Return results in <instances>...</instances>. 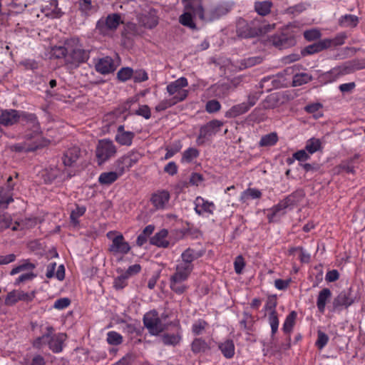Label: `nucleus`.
<instances>
[{
    "instance_id": "obj_1",
    "label": "nucleus",
    "mask_w": 365,
    "mask_h": 365,
    "mask_svg": "<svg viewBox=\"0 0 365 365\" xmlns=\"http://www.w3.org/2000/svg\"><path fill=\"white\" fill-rule=\"evenodd\" d=\"M186 9L192 11L195 16L204 21H213L227 14L230 8L227 4H217L205 11L201 0H192L186 4Z\"/></svg>"
},
{
    "instance_id": "obj_2",
    "label": "nucleus",
    "mask_w": 365,
    "mask_h": 365,
    "mask_svg": "<svg viewBox=\"0 0 365 365\" xmlns=\"http://www.w3.org/2000/svg\"><path fill=\"white\" fill-rule=\"evenodd\" d=\"M66 45L68 46V55L66 57V63L70 65L71 68H77L88 60L91 50L83 48L78 38L67 39Z\"/></svg>"
},
{
    "instance_id": "obj_3",
    "label": "nucleus",
    "mask_w": 365,
    "mask_h": 365,
    "mask_svg": "<svg viewBox=\"0 0 365 365\" xmlns=\"http://www.w3.org/2000/svg\"><path fill=\"white\" fill-rule=\"evenodd\" d=\"M19 122L26 128L24 133L26 140H32L41 133L40 123L36 114L22 110Z\"/></svg>"
},
{
    "instance_id": "obj_4",
    "label": "nucleus",
    "mask_w": 365,
    "mask_h": 365,
    "mask_svg": "<svg viewBox=\"0 0 365 365\" xmlns=\"http://www.w3.org/2000/svg\"><path fill=\"white\" fill-rule=\"evenodd\" d=\"M113 232H108L107 237L111 240V243L109 245L108 251L113 255H127L131 250L129 243L125 241L122 234H118L115 236Z\"/></svg>"
},
{
    "instance_id": "obj_5",
    "label": "nucleus",
    "mask_w": 365,
    "mask_h": 365,
    "mask_svg": "<svg viewBox=\"0 0 365 365\" xmlns=\"http://www.w3.org/2000/svg\"><path fill=\"white\" fill-rule=\"evenodd\" d=\"M117 152L113 142L109 139L99 140L96 149V156L98 165H101L114 157Z\"/></svg>"
},
{
    "instance_id": "obj_6",
    "label": "nucleus",
    "mask_w": 365,
    "mask_h": 365,
    "mask_svg": "<svg viewBox=\"0 0 365 365\" xmlns=\"http://www.w3.org/2000/svg\"><path fill=\"white\" fill-rule=\"evenodd\" d=\"M263 32L262 27L257 20L247 22L244 19H240L237 24V34L241 38H253L260 35Z\"/></svg>"
},
{
    "instance_id": "obj_7",
    "label": "nucleus",
    "mask_w": 365,
    "mask_h": 365,
    "mask_svg": "<svg viewBox=\"0 0 365 365\" xmlns=\"http://www.w3.org/2000/svg\"><path fill=\"white\" fill-rule=\"evenodd\" d=\"M120 23H123V21H121V16L120 14H110L106 18H101L97 21L96 30L98 34L106 36L110 31L116 30Z\"/></svg>"
},
{
    "instance_id": "obj_8",
    "label": "nucleus",
    "mask_w": 365,
    "mask_h": 365,
    "mask_svg": "<svg viewBox=\"0 0 365 365\" xmlns=\"http://www.w3.org/2000/svg\"><path fill=\"white\" fill-rule=\"evenodd\" d=\"M143 324L151 335L157 336L166 329L158 317L157 311L153 310L146 313L143 317Z\"/></svg>"
},
{
    "instance_id": "obj_9",
    "label": "nucleus",
    "mask_w": 365,
    "mask_h": 365,
    "mask_svg": "<svg viewBox=\"0 0 365 365\" xmlns=\"http://www.w3.org/2000/svg\"><path fill=\"white\" fill-rule=\"evenodd\" d=\"M269 42L279 49H285L294 46L296 39L293 33L286 29L280 33L271 36L269 38Z\"/></svg>"
},
{
    "instance_id": "obj_10",
    "label": "nucleus",
    "mask_w": 365,
    "mask_h": 365,
    "mask_svg": "<svg viewBox=\"0 0 365 365\" xmlns=\"http://www.w3.org/2000/svg\"><path fill=\"white\" fill-rule=\"evenodd\" d=\"M188 85L187 79L185 77H180L176 81L169 83L166 90L170 96H173L175 100L178 103L183 101L188 95V91L183 89Z\"/></svg>"
},
{
    "instance_id": "obj_11",
    "label": "nucleus",
    "mask_w": 365,
    "mask_h": 365,
    "mask_svg": "<svg viewBox=\"0 0 365 365\" xmlns=\"http://www.w3.org/2000/svg\"><path fill=\"white\" fill-rule=\"evenodd\" d=\"M344 36H337L334 40L330 38H324L323 40H319L317 42H315L312 44H310L306 46L302 51V56L312 55L314 53H319L324 49H327L331 47L333 44L334 45H341L344 43Z\"/></svg>"
},
{
    "instance_id": "obj_12",
    "label": "nucleus",
    "mask_w": 365,
    "mask_h": 365,
    "mask_svg": "<svg viewBox=\"0 0 365 365\" xmlns=\"http://www.w3.org/2000/svg\"><path fill=\"white\" fill-rule=\"evenodd\" d=\"M142 155L137 151L132 150L128 154L120 157L115 162L116 169L120 174H123L125 170H128L134 165H135Z\"/></svg>"
},
{
    "instance_id": "obj_13",
    "label": "nucleus",
    "mask_w": 365,
    "mask_h": 365,
    "mask_svg": "<svg viewBox=\"0 0 365 365\" xmlns=\"http://www.w3.org/2000/svg\"><path fill=\"white\" fill-rule=\"evenodd\" d=\"M356 300L351 288L344 289L334 299L332 302L333 310H339L342 308L347 309L352 305Z\"/></svg>"
},
{
    "instance_id": "obj_14",
    "label": "nucleus",
    "mask_w": 365,
    "mask_h": 365,
    "mask_svg": "<svg viewBox=\"0 0 365 365\" xmlns=\"http://www.w3.org/2000/svg\"><path fill=\"white\" fill-rule=\"evenodd\" d=\"M35 291L25 292L20 289H14L7 294L4 304L6 306H14L19 301L31 302L35 298Z\"/></svg>"
},
{
    "instance_id": "obj_15",
    "label": "nucleus",
    "mask_w": 365,
    "mask_h": 365,
    "mask_svg": "<svg viewBox=\"0 0 365 365\" xmlns=\"http://www.w3.org/2000/svg\"><path fill=\"white\" fill-rule=\"evenodd\" d=\"M223 123L218 120H212L200 128V133L197 138L198 143H202L204 140L207 139L213 135H215L220 130Z\"/></svg>"
},
{
    "instance_id": "obj_16",
    "label": "nucleus",
    "mask_w": 365,
    "mask_h": 365,
    "mask_svg": "<svg viewBox=\"0 0 365 365\" xmlns=\"http://www.w3.org/2000/svg\"><path fill=\"white\" fill-rule=\"evenodd\" d=\"M63 174L64 171L61 170L56 166L49 167L41 171V178L45 184H51L56 180L59 182L65 181V178H63Z\"/></svg>"
},
{
    "instance_id": "obj_17",
    "label": "nucleus",
    "mask_w": 365,
    "mask_h": 365,
    "mask_svg": "<svg viewBox=\"0 0 365 365\" xmlns=\"http://www.w3.org/2000/svg\"><path fill=\"white\" fill-rule=\"evenodd\" d=\"M170 199V192L165 190H159L153 192L150 202L156 210H165Z\"/></svg>"
},
{
    "instance_id": "obj_18",
    "label": "nucleus",
    "mask_w": 365,
    "mask_h": 365,
    "mask_svg": "<svg viewBox=\"0 0 365 365\" xmlns=\"http://www.w3.org/2000/svg\"><path fill=\"white\" fill-rule=\"evenodd\" d=\"M22 110L6 109L1 110L0 114V124L4 126H11L19 122Z\"/></svg>"
},
{
    "instance_id": "obj_19",
    "label": "nucleus",
    "mask_w": 365,
    "mask_h": 365,
    "mask_svg": "<svg viewBox=\"0 0 365 365\" xmlns=\"http://www.w3.org/2000/svg\"><path fill=\"white\" fill-rule=\"evenodd\" d=\"M95 68L97 72L103 75L113 73L115 70L113 60L109 56L100 58L96 63Z\"/></svg>"
},
{
    "instance_id": "obj_20",
    "label": "nucleus",
    "mask_w": 365,
    "mask_h": 365,
    "mask_svg": "<svg viewBox=\"0 0 365 365\" xmlns=\"http://www.w3.org/2000/svg\"><path fill=\"white\" fill-rule=\"evenodd\" d=\"M195 211L199 215H202L204 212L212 215L215 210V205L212 202L205 200L201 197L195 199Z\"/></svg>"
},
{
    "instance_id": "obj_21",
    "label": "nucleus",
    "mask_w": 365,
    "mask_h": 365,
    "mask_svg": "<svg viewBox=\"0 0 365 365\" xmlns=\"http://www.w3.org/2000/svg\"><path fill=\"white\" fill-rule=\"evenodd\" d=\"M66 334L63 333H58L53 334V332L48 337V346L49 349L54 353H59L63 350V343L66 340Z\"/></svg>"
},
{
    "instance_id": "obj_22",
    "label": "nucleus",
    "mask_w": 365,
    "mask_h": 365,
    "mask_svg": "<svg viewBox=\"0 0 365 365\" xmlns=\"http://www.w3.org/2000/svg\"><path fill=\"white\" fill-rule=\"evenodd\" d=\"M331 298V292L329 288L322 289L317 296V307L319 312L323 314L325 311L327 304Z\"/></svg>"
},
{
    "instance_id": "obj_23",
    "label": "nucleus",
    "mask_w": 365,
    "mask_h": 365,
    "mask_svg": "<svg viewBox=\"0 0 365 365\" xmlns=\"http://www.w3.org/2000/svg\"><path fill=\"white\" fill-rule=\"evenodd\" d=\"M304 192L302 189H298L283 199L284 203L289 209H292L298 205L304 198Z\"/></svg>"
},
{
    "instance_id": "obj_24",
    "label": "nucleus",
    "mask_w": 365,
    "mask_h": 365,
    "mask_svg": "<svg viewBox=\"0 0 365 365\" xmlns=\"http://www.w3.org/2000/svg\"><path fill=\"white\" fill-rule=\"evenodd\" d=\"M81 150L78 147H73L66 151L62 158L65 166L71 167L79 158Z\"/></svg>"
},
{
    "instance_id": "obj_25",
    "label": "nucleus",
    "mask_w": 365,
    "mask_h": 365,
    "mask_svg": "<svg viewBox=\"0 0 365 365\" xmlns=\"http://www.w3.org/2000/svg\"><path fill=\"white\" fill-rule=\"evenodd\" d=\"M168 234V232L167 230H161L160 232L155 233L154 236L150 238V244L159 247H168L170 245L169 242L165 240Z\"/></svg>"
},
{
    "instance_id": "obj_26",
    "label": "nucleus",
    "mask_w": 365,
    "mask_h": 365,
    "mask_svg": "<svg viewBox=\"0 0 365 365\" xmlns=\"http://www.w3.org/2000/svg\"><path fill=\"white\" fill-rule=\"evenodd\" d=\"M218 348L226 359H232L235 353V344L232 339H226L218 344Z\"/></svg>"
},
{
    "instance_id": "obj_27",
    "label": "nucleus",
    "mask_w": 365,
    "mask_h": 365,
    "mask_svg": "<svg viewBox=\"0 0 365 365\" xmlns=\"http://www.w3.org/2000/svg\"><path fill=\"white\" fill-rule=\"evenodd\" d=\"M58 4L57 0H51L48 5H46L43 9L46 16L52 19L61 17L63 13L58 7Z\"/></svg>"
},
{
    "instance_id": "obj_28",
    "label": "nucleus",
    "mask_w": 365,
    "mask_h": 365,
    "mask_svg": "<svg viewBox=\"0 0 365 365\" xmlns=\"http://www.w3.org/2000/svg\"><path fill=\"white\" fill-rule=\"evenodd\" d=\"M288 208L284 200H280L277 205H274L269 210L267 214V218L269 222L274 220V218L277 215H282L285 214V210Z\"/></svg>"
},
{
    "instance_id": "obj_29",
    "label": "nucleus",
    "mask_w": 365,
    "mask_h": 365,
    "mask_svg": "<svg viewBox=\"0 0 365 365\" xmlns=\"http://www.w3.org/2000/svg\"><path fill=\"white\" fill-rule=\"evenodd\" d=\"M210 349V346L202 338H195L191 344V350L194 354L205 353Z\"/></svg>"
},
{
    "instance_id": "obj_30",
    "label": "nucleus",
    "mask_w": 365,
    "mask_h": 365,
    "mask_svg": "<svg viewBox=\"0 0 365 365\" xmlns=\"http://www.w3.org/2000/svg\"><path fill=\"white\" fill-rule=\"evenodd\" d=\"M121 175L118 171L104 172L100 175L98 182L101 185H109L116 181Z\"/></svg>"
},
{
    "instance_id": "obj_31",
    "label": "nucleus",
    "mask_w": 365,
    "mask_h": 365,
    "mask_svg": "<svg viewBox=\"0 0 365 365\" xmlns=\"http://www.w3.org/2000/svg\"><path fill=\"white\" fill-rule=\"evenodd\" d=\"M273 6V4L271 1H256L255 3V11L262 16H265L268 15L271 9Z\"/></svg>"
},
{
    "instance_id": "obj_32",
    "label": "nucleus",
    "mask_w": 365,
    "mask_h": 365,
    "mask_svg": "<svg viewBox=\"0 0 365 365\" xmlns=\"http://www.w3.org/2000/svg\"><path fill=\"white\" fill-rule=\"evenodd\" d=\"M142 25L149 29L155 28L158 24V17L155 13L150 12L140 18Z\"/></svg>"
},
{
    "instance_id": "obj_33",
    "label": "nucleus",
    "mask_w": 365,
    "mask_h": 365,
    "mask_svg": "<svg viewBox=\"0 0 365 365\" xmlns=\"http://www.w3.org/2000/svg\"><path fill=\"white\" fill-rule=\"evenodd\" d=\"M250 108L245 102L233 106L226 113L227 117L235 118L247 113Z\"/></svg>"
},
{
    "instance_id": "obj_34",
    "label": "nucleus",
    "mask_w": 365,
    "mask_h": 365,
    "mask_svg": "<svg viewBox=\"0 0 365 365\" xmlns=\"http://www.w3.org/2000/svg\"><path fill=\"white\" fill-rule=\"evenodd\" d=\"M135 137V133L131 131H126L121 133H116L115 140L121 145L130 146Z\"/></svg>"
},
{
    "instance_id": "obj_35",
    "label": "nucleus",
    "mask_w": 365,
    "mask_h": 365,
    "mask_svg": "<svg viewBox=\"0 0 365 365\" xmlns=\"http://www.w3.org/2000/svg\"><path fill=\"white\" fill-rule=\"evenodd\" d=\"M185 9L187 11L185 13H183L182 15L180 16L179 21L180 23L190 29H196V24L194 23L192 18L193 16H195L190 9Z\"/></svg>"
},
{
    "instance_id": "obj_36",
    "label": "nucleus",
    "mask_w": 365,
    "mask_h": 365,
    "mask_svg": "<svg viewBox=\"0 0 365 365\" xmlns=\"http://www.w3.org/2000/svg\"><path fill=\"white\" fill-rule=\"evenodd\" d=\"M359 24V18L352 14H345L339 19V25L341 27H356Z\"/></svg>"
},
{
    "instance_id": "obj_37",
    "label": "nucleus",
    "mask_w": 365,
    "mask_h": 365,
    "mask_svg": "<svg viewBox=\"0 0 365 365\" xmlns=\"http://www.w3.org/2000/svg\"><path fill=\"white\" fill-rule=\"evenodd\" d=\"M54 329L51 326L46 327V332L42 336L37 337L33 342V346L35 348L40 349L43 345L48 344V337L51 336L53 332Z\"/></svg>"
},
{
    "instance_id": "obj_38",
    "label": "nucleus",
    "mask_w": 365,
    "mask_h": 365,
    "mask_svg": "<svg viewBox=\"0 0 365 365\" xmlns=\"http://www.w3.org/2000/svg\"><path fill=\"white\" fill-rule=\"evenodd\" d=\"M201 257V254L195 250L187 248L181 255L182 262L192 264V262Z\"/></svg>"
},
{
    "instance_id": "obj_39",
    "label": "nucleus",
    "mask_w": 365,
    "mask_h": 365,
    "mask_svg": "<svg viewBox=\"0 0 365 365\" xmlns=\"http://www.w3.org/2000/svg\"><path fill=\"white\" fill-rule=\"evenodd\" d=\"M155 230V226L153 225H148L146 226L143 232L138 236L136 240V244L138 246H143L147 241L148 238Z\"/></svg>"
},
{
    "instance_id": "obj_40",
    "label": "nucleus",
    "mask_w": 365,
    "mask_h": 365,
    "mask_svg": "<svg viewBox=\"0 0 365 365\" xmlns=\"http://www.w3.org/2000/svg\"><path fill=\"white\" fill-rule=\"evenodd\" d=\"M68 46L66 45V42L63 46H55L51 48V55L54 58H62L68 55Z\"/></svg>"
},
{
    "instance_id": "obj_41",
    "label": "nucleus",
    "mask_w": 365,
    "mask_h": 365,
    "mask_svg": "<svg viewBox=\"0 0 365 365\" xmlns=\"http://www.w3.org/2000/svg\"><path fill=\"white\" fill-rule=\"evenodd\" d=\"M278 141V136L276 133H270L263 135L259 142V145L261 147H268L275 145Z\"/></svg>"
},
{
    "instance_id": "obj_42",
    "label": "nucleus",
    "mask_w": 365,
    "mask_h": 365,
    "mask_svg": "<svg viewBox=\"0 0 365 365\" xmlns=\"http://www.w3.org/2000/svg\"><path fill=\"white\" fill-rule=\"evenodd\" d=\"M296 318L297 313L295 311L291 312L287 316L282 327V330L284 333H290L292 331L295 324Z\"/></svg>"
},
{
    "instance_id": "obj_43",
    "label": "nucleus",
    "mask_w": 365,
    "mask_h": 365,
    "mask_svg": "<svg viewBox=\"0 0 365 365\" xmlns=\"http://www.w3.org/2000/svg\"><path fill=\"white\" fill-rule=\"evenodd\" d=\"M269 83H270L272 87L267 88L268 91H271L274 88H280L282 86V83H281L280 80H279L277 77L267 76L262 79V81L260 82V87L264 88L266 86V84L268 85Z\"/></svg>"
},
{
    "instance_id": "obj_44",
    "label": "nucleus",
    "mask_w": 365,
    "mask_h": 365,
    "mask_svg": "<svg viewBox=\"0 0 365 365\" xmlns=\"http://www.w3.org/2000/svg\"><path fill=\"white\" fill-rule=\"evenodd\" d=\"M312 80V76L307 73H297L293 76L292 85L299 86Z\"/></svg>"
},
{
    "instance_id": "obj_45",
    "label": "nucleus",
    "mask_w": 365,
    "mask_h": 365,
    "mask_svg": "<svg viewBox=\"0 0 365 365\" xmlns=\"http://www.w3.org/2000/svg\"><path fill=\"white\" fill-rule=\"evenodd\" d=\"M261 196L260 190L256 188H248L242 193L241 200L245 202L250 199H259Z\"/></svg>"
},
{
    "instance_id": "obj_46",
    "label": "nucleus",
    "mask_w": 365,
    "mask_h": 365,
    "mask_svg": "<svg viewBox=\"0 0 365 365\" xmlns=\"http://www.w3.org/2000/svg\"><path fill=\"white\" fill-rule=\"evenodd\" d=\"M86 211L85 206H79L76 205L75 210H72L70 215L71 222L74 225L77 226L79 224L78 217L83 216Z\"/></svg>"
},
{
    "instance_id": "obj_47",
    "label": "nucleus",
    "mask_w": 365,
    "mask_h": 365,
    "mask_svg": "<svg viewBox=\"0 0 365 365\" xmlns=\"http://www.w3.org/2000/svg\"><path fill=\"white\" fill-rule=\"evenodd\" d=\"M180 334H164L162 336V341L165 345H173L175 346L181 341Z\"/></svg>"
},
{
    "instance_id": "obj_48",
    "label": "nucleus",
    "mask_w": 365,
    "mask_h": 365,
    "mask_svg": "<svg viewBox=\"0 0 365 365\" xmlns=\"http://www.w3.org/2000/svg\"><path fill=\"white\" fill-rule=\"evenodd\" d=\"M321 148V141L318 138H312L307 140L305 150L309 153L313 154Z\"/></svg>"
},
{
    "instance_id": "obj_49",
    "label": "nucleus",
    "mask_w": 365,
    "mask_h": 365,
    "mask_svg": "<svg viewBox=\"0 0 365 365\" xmlns=\"http://www.w3.org/2000/svg\"><path fill=\"white\" fill-rule=\"evenodd\" d=\"M208 323L204 319H198L192 326V332L194 335L198 336L203 333Z\"/></svg>"
},
{
    "instance_id": "obj_50",
    "label": "nucleus",
    "mask_w": 365,
    "mask_h": 365,
    "mask_svg": "<svg viewBox=\"0 0 365 365\" xmlns=\"http://www.w3.org/2000/svg\"><path fill=\"white\" fill-rule=\"evenodd\" d=\"M262 61L263 58L260 56H252L242 60L241 66H243L245 68H247L259 64Z\"/></svg>"
},
{
    "instance_id": "obj_51",
    "label": "nucleus",
    "mask_w": 365,
    "mask_h": 365,
    "mask_svg": "<svg viewBox=\"0 0 365 365\" xmlns=\"http://www.w3.org/2000/svg\"><path fill=\"white\" fill-rule=\"evenodd\" d=\"M133 70L130 67L121 68L117 73V78L120 81L125 82L133 77Z\"/></svg>"
},
{
    "instance_id": "obj_52",
    "label": "nucleus",
    "mask_w": 365,
    "mask_h": 365,
    "mask_svg": "<svg viewBox=\"0 0 365 365\" xmlns=\"http://www.w3.org/2000/svg\"><path fill=\"white\" fill-rule=\"evenodd\" d=\"M269 324L271 327L272 337L277 333L279 327V319L277 312H270L268 317Z\"/></svg>"
},
{
    "instance_id": "obj_53",
    "label": "nucleus",
    "mask_w": 365,
    "mask_h": 365,
    "mask_svg": "<svg viewBox=\"0 0 365 365\" xmlns=\"http://www.w3.org/2000/svg\"><path fill=\"white\" fill-rule=\"evenodd\" d=\"M178 102L175 100L173 98H170L168 99H164L161 101L155 108V110L157 112H160L163 110H166L168 108H170L175 104H177Z\"/></svg>"
},
{
    "instance_id": "obj_54",
    "label": "nucleus",
    "mask_w": 365,
    "mask_h": 365,
    "mask_svg": "<svg viewBox=\"0 0 365 365\" xmlns=\"http://www.w3.org/2000/svg\"><path fill=\"white\" fill-rule=\"evenodd\" d=\"M107 342L110 345H119L123 342V336L118 332L111 331L107 334Z\"/></svg>"
},
{
    "instance_id": "obj_55",
    "label": "nucleus",
    "mask_w": 365,
    "mask_h": 365,
    "mask_svg": "<svg viewBox=\"0 0 365 365\" xmlns=\"http://www.w3.org/2000/svg\"><path fill=\"white\" fill-rule=\"evenodd\" d=\"M199 155V152L196 148H189L183 152L182 162L190 163L193 159Z\"/></svg>"
},
{
    "instance_id": "obj_56",
    "label": "nucleus",
    "mask_w": 365,
    "mask_h": 365,
    "mask_svg": "<svg viewBox=\"0 0 365 365\" xmlns=\"http://www.w3.org/2000/svg\"><path fill=\"white\" fill-rule=\"evenodd\" d=\"M182 148V144L180 141L175 142L170 148H166V153L164 159L168 160L171 158L175 154L178 153Z\"/></svg>"
},
{
    "instance_id": "obj_57",
    "label": "nucleus",
    "mask_w": 365,
    "mask_h": 365,
    "mask_svg": "<svg viewBox=\"0 0 365 365\" xmlns=\"http://www.w3.org/2000/svg\"><path fill=\"white\" fill-rule=\"evenodd\" d=\"M328 341V335L321 330H319L317 331V339L315 343V345L317 346V348L319 349H322L327 344Z\"/></svg>"
},
{
    "instance_id": "obj_58",
    "label": "nucleus",
    "mask_w": 365,
    "mask_h": 365,
    "mask_svg": "<svg viewBox=\"0 0 365 365\" xmlns=\"http://www.w3.org/2000/svg\"><path fill=\"white\" fill-rule=\"evenodd\" d=\"M12 201V193L6 191L5 187H0V205L6 206Z\"/></svg>"
},
{
    "instance_id": "obj_59",
    "label": "nucleus",
    "mask_w": 365,
    "mask_h": 365,
    "mask_svg": "<svg viewBox=\"0 0 365 365\" xmlns=\"http://www.w3.org/2000/svg\"><path fill=\"white\" fill-rule=\"evenodd\" d=\"M12 222V219L9 213L0 215V232L9 228Z\"/></svg>"
},
{
    "instance_id": "obj_60",
    "label": "nucleus",
    "mask_w": 365,
    "mask_h": 365,
    "mask_svg": "<svg viewBox=\"0 0 365 365\" xmlns=\"http://www.w3.org/2000/svg\"><path fill=\"white\" fill-rule=\"evenodd\" d=\"M133 114L142 116L147 120L151 117L150 108L147 105L140 106L138 109L134 111Z\"/></svg>"
},
{
    "instance_id": "obj_61",
    "label": "nucleus",
    "mask_w": 365,
    "mask_h": 365,
    "mask_svg": "<svg viewBox=\"0 0 365 365\" xmlns=\"http://www.w3.org/2000/svg\"><path fill=\"white\" fill-rule=\"evenodd\" d=\"M221 108L220 102L217 100L208 101L205 105V110L209 113H213L219 111Z\"/></svg>"
},
{
    "instance_id": "obj_62",
    "label": "nucleus",
    "mask_w": 365,
    "mask_h": 365,
    "mask_svg": "<svg viewBox=\"0 0 365 365\" xmlns=\"http://www.w3.org/2000/svg\"><path fill=\"white\" fill-rule=\"evenodd\" d=\"M305 10H306L305 4L303 3H300V4H296L294 6L288 7L286 9V14L297 16Z\"/></svg>"
},
{
    "instance_id": "obj_63",
    "label": "nucleus",
    "mask_w": 365,
    "mask_h": 365,
    "mask_svg": "<svg viewBox=\"0 0 365 365\" xmlns=\"http://www.w3.org/2000/svg\"><path fill=\"white\" fill-rule=\"evenodd\" d=\"M133 78L134 82L140 83L147 81L148 76L145 70L138 69L135 71H133Z\"/></svg>"
},
{
    "instance_id": "obj_64",
    "label": "nucleus",
    "mask_w": 365,
    "mask_h": 365,
    "mask_svg": "<svg viewBox=\"0 0 365 365\" xmlns=\"http://www.w3.org/2000/svg\"><path fill=\"white\" fill-rule=\"evenodd\" d=\"M170 287L178 294H183L187 289V287L183 284V282H174L172 280H170Z\"/></svg>"
}]
</instances>
